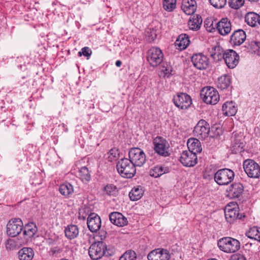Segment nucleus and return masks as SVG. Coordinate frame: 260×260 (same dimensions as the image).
<instances>
[{
  "mask_svg": "<svg viewBox=\"0 0 260 260\" xmlns=\"http://www.w3.org/2000/svg\"><path fill=\"white\" fill-rule=\"evenodd\" d=\"M116 168L119 174L124 178H132L136 172V167L127 158L120 159L117 163Z\"/></svg>",
  "mask_w": 260,
  "mask_h": 260,
  "instance_id": "f257e3e1",
  "label": "nucleus"
},
{
  "mask_svg": "<svg viewBox=\"0 0 260 260\" xmlns=\"http://www.w3.org/2000/svg\"><path fill=\"white\" fill-rule=\"evenodd\" d=\"M219 248L226 253H234L240 248V242L232 237H226L219 239L218 241Z\"/></svg>",
  "mask_w": 260,
  "mask_h": 260,
  "instance_id": "f03ea898",
  "label": "nucleus"
},
{
  "mask_svg": "<svg viewBox=\"0 0 260 260\" xmlns=\"http://www.w3.org/2000/svg\"><path fill=\"white\" fill-rule=\"evenodd\" d=\"M215 181L220 185H225L231 183L234 178V172L229 169H220L215 173H213Z\"/></svg>",
  "mask_w": 260,
  "mask_h": 260,
  "instance_id": "7ed1b4c3",
  "label": "nucleus"
},
{
  "mask_svg": "<svg viewBox=\"0 0 260 260\" xmlns=\"http://www.w3.org/2000/svg\"><path fill=\"white\" fill-rule=\"evenodd\" d=\"M201 96L203 101L207 104L215 105L219 100V95L217 91L212 87H205L201 92Z\"/></svg>",
  "mask_w": 260,
  "mask_h": 260,
  "instance_id": "20e7f679",
  "label": "nucleus"
},
{
  "mask_svg": "<svg viewBox=\"0 0 260 260\" xmlns=\"http://www.w3.org/2000/svg\"><path fill=\"white\" fill-rule=\"evenodd\" d=\"M224 214L227 221L230 223L233 222L237 218L242 219L245 217L244 213H239V207L235 203H231L225 207Z\"/></svg>",
  "mask_w": 260,
  "mask_h": 260,
  "instance_id": "39448f33",
  "label": "nucleus"
},
{
  "mask_svg": "<svg viewBox=\"0 0 260 260\" xmlns=\"http://www.w3.org/2000/svg\"><path fill=\"white\" fill-rule=\"evenodd\" d=\"M107 245L102 241L93 243L89 247L88 253L90 257L93 260L101 258L106 254Z\"/></svg>",
  "mask_w": 260,
  "mask_h": 260,
  "instance_id": "423d86ee",
  "label": "nucleus"
},
{
  "mask_svg": "<svg viewBox=\"0 0 260 260\" xmlns=\"http://www.w3.org/2000/svg\"><path fill=\"white\" fill-rule=\"evenodd\" d=\"M129 160L134 166L141 167L146 162V155L144 152L140 148L134 147L131 148L128 153Z\"/></svg>",
  "mask_w": 260,
  "mask_h": 260,
  "instance_id": "0eeeda50",
  "label": "nucleus"
},
{
  "mask_svg": "<svg viewBox=\"0 0 260 260\" xmlns=\"http://www.w3.org/2000/svg\"><path fill=\"white\" fill-rule=\"evenodd\" d=\"M243 168L248 177L253 178L259 177L260 166L253 160H245L243 162Z\"/></svg>",
  "mask_w": 260,
  "mask_h": 260,
  "instance_id": "6e6552de",
  "label": "nucleus"
},
{
  "mask_svg": "<svg viewBox=\"0 0 260 260\" xmlns=\"http://www.w3.org/2000/svg\"><path fill=\"white\" fill-rule=\"evenodd\" d=\"M23 227V222L20 218L11 219L7 225V233L11 237H15L21 233Z\"/></svg>",
  "mask_w": 260,
  "mask_h": 260,
  "instance_id": "1a4fd4ad",
  "label": "nucleus"
},
{
  "mask_svg": "<svg viewBox=\"0 0 260 260\" xmlns=\"http://www.w3.org/2000/svg\"><path fill=\"white\" fill-rule=\"evenodd\" d=\"M173 102L175 106L180 109H187L192 104L190 96L185 93H180L174 96Z\"/></svg>",
  "mask_w": 260,
  "mask_h": 260,
  "instance_id": "9d476101",
  "label": "nucleus"
},
{
  "mask_svg": "<svg viewBox=\"0 0 260 260\" xmlns=\"http://www.w3.org/2000/svg\"><path fill=\"white\" fill-rule=\"evenodd\" d=\"M147 60L153 67H157L162 61L161 50L157 47L151 48L147 53Z\"/></svg>",
  "mask_w": 260,
  "mask_h": 260,
  "instance_id": "9b49d317",
  "label": "nucleus"
},
{
  "mask_svg": "<svg viewBox=\"0 0 260 260\" xmlns=\"http://www.w3.org/2000/svg\"><path fill=\"white\" fill-rule=\"evenodd\" d=\"M210 132L209 124L203 119L200 120L194 128L193 133L199 139H205Z\"/></svg>",
  "mask_w": 260,
  "mask_h": 260,
  "instance_id": "f8f14e48",
  "label": "nucleus"
},
{
  "mask_svg": "<svg viewBox=\"0 0 260 260\" xmlns=\"http://www.w3.org/2000/svg\"><path fill=\"white\" fill-rule=\"evenodd\" d=\"M191 61L194 67L200 70L206 69L209 64L208 58L202 53L193 54Z\"/></svg>",
  "mask_w": 260,
  "mask_h": 260,
  "instance_id": "ddd939ff",
  "label": "nucleus"
},
{
  "mask_svg": "<svg viewBox=\"0 0 260 260\" xmlns=\"http://www.w3.org/2000/svg\"><path fill=\"white\" fill-rule=\"evenodd\" d=\"M232 139V147L233 152L237 153L241 152L245 146L243 134L241 133H234Z\"/></svg>",
  "mask_w": 260,
  "mask_h": 260,
  "instance_id": "4468645a",
  "label": "nucleus"
},
{
  "mask_svg": "<svg viewBox=\"0 0 260 260\" xmlns=\"http://www.w3.org/2000/svg\"><path fill=\"white\" fill-rule=\"evenodd\" d=\"M180 160L184 166L192 167L197 162V156L194 153L186 150L181 153Z\"/></svg>",
  "mask_w": 260,
  "mask_h": 260,
  "instance_id": "2eb2a0df",
  "label": "nucleus"
},
{
  "mask_svg": "<svg viewBox=\"0 0 260 260\" xmlns=\"http://www.w3.org/2000/svg\"><path fill=\"white\" fill-rule=\"evenodd\" d=\"M239 60L238 54L233 50H229L225 51L224 60L229 68H234L238 64Z\"/></svg>",
  "mask_w": 260,
  "mask_h": 260,
  "instance_id": "dca6fc26",
  "label": "nucleus"
},
{
  "mask_svg": "<svg viewBox=\"0 0 260 260\" xmlns=\"http://www.w3.org/2000/svg\"><path fill=\"white\" fill-rule=\"evenodd\" d=\"M87 223L89 230L92 233H95L101 227V218L94 213H91L88 217Z\"/></svg>",
  "mask_w": 260,
  "mask_h": 260,
  "instance_id": "f3484780",
  "label": "nucleus"
},
{
  "mask_svg": "<svg viewBox=\"0 0 260 260\" xmlns=\"http://www.w3.org/2000/svg\"><path fill=\"white\" fill-rule=\"evenodd\" d=\"M217 29L221 35L225 36L229 34L232 30L231 21L227 18H222L217 23Z\"/></svg>",
  "mask_w": 260,
  "mask_h": 260,
  "instance_id": "a211bd4d",
  "label": "nucleus"
},
{
  "mask_svg": "<svg viewBox=\"0 0 260 260\" xmlns=\"http://www.w3.org/2000/svg\"><path fill=\"white\" fill-rule=\"evenodd\" d=\"M109 219L111 223L118 226H123L128 223L127 218L121 213L117 212H112L109 215Z\"/></svg>",
  "mask_w": 260,
  "mask_h": 260,
  "instance_id": "6ab92c4d",
  "label": "nucleus"
},
{
  "mask_svg": "<svg viewBox=\"0 0 260 260\" xmlns=\"http://www.w3.org/2000/svg\"><path fill=\"white\" fill-rule=\"evenodd\" d=\"M246 35L245 32L242 29L235 31L231 37V43L235 46H239L245 41Z\"/></svg>",
  "mask_w": 260,
  "mask_h": 260,
  "instance_id": "aec40b11",
  "label": "nucleus"
},
{
  "mask_svg": "<svg viewBox=\"0 0 260 260\" xmlns=\"http://www.w3.org/2000/svg\"><path fill=\"white\" fill-rule=\"evenodd\" d=\"M181 8L186 15H192L197 9L196 2L195 0H182Z\"/></svg>",
  "mask_w": 260,
  "mask_h": 260,
  "instance_id": "412c9836",
  "label": "nucleus"
},
{
  "mask_svg": "<svg viewBox=\"0 0 260 260\" xmlns=\"http://www.w3.org/2000/svg\"><path fill=\"white\" fill-rule=\"evenodd\" d=\"M210 56L215 61H219L224 59L225 52L220 46H215L209 50Z\"/></svg>",
  "mask_w": 260,
  "mask_h": 260,
  "instance_id": "4be33fe9",
  "label": "nucleus"
},
{
  "mask_svg": "<svg viewBox=\"0 0 260 260\" xmlns=\"http://www.w3.org/2000/svg\"><path fill=\"white\" fill-rule=\"evenodd\" d=\"M188 36L184 34L180 35L175 42L176 48L182 50L185 49L189 44Z\"/></svg>",
  "mask_w": 260,
  "mask_h": 260,
  "instance_id": "5701e85b",
  "label": "nucleus"
},
{
  "mask_svg": "<svg viewBox=\"0 0 260 260\" xmlns=\"http://www.w3.org/2000/svg\"><path fill=\"white\" fill-rule=\"evenodd\" d=\"M33 249L29 247H24L18 252L19 260H31L34 256Z\"/></svg>",
  "mask_w": 260,
  "mask_h": 260,
  "instance_id": "b1692460",
  "label": "nucleus"
},
{
  "mask_svg": "<svg viewBox=\"0 0 260 260\" xmlns=\"http://www.w3.org/2000/svg\"><path fill=\"white\" fill-rule=\"evenodd\" d=\"M189 151L195 154L197 153H200L202 151V148L200 142L197 139H189L187 143Z\"/></svg>",
  "mask_w": 260,
  "mask_h": 260,
  "instance_id": "393cba45",
  "label": "nucleus"
},
{
  "mask_svg": "<svg viewBox=\"0 0 260 260\" xmlns=\"http://www.w3.org/2000/svg\"><path fill=\"white\" fill-rule=\"evenodd\" d=\"M222 111L224 115L232 116L236 114L237 108L233 102H226L222 106Z\"/></svg>",
  "mask_w": 260,
  "mask_h": 260,
  "instance_id": "a878e982",
  "label": "nucleus"
},
{
  "mask_svg": "<svg viewBox=\"0 0 260 260\" xmlns=\"http://www.w3.org/2000/svg\"><path fill=\"white\" fill-rule=\"evenodd\" d=\"M202 23V19L199 15H196L192 16L188 22V25L190 29L198 30L201 27Z\"/></svg>",
  "mask_w": 260,
  "mask_h": 260,
  "instance_id": "bb28decb",
  "label": "nucleus"
},
{
  "mask_svg": "<svg viewBox=\"0 0 260 260\" xmlns=\"http://www.w3.org/2000/svg\"><path fill=\"white\" fill-rule=\"evenodd\" d=\"M79 229L76 225H69L65 228L64 233L66 237L70 239H74L79 235Z\"/></svg>",
  "mask_w": 260,
  "mask_h": 260,
  "instance_id": "cd10ccee",
  "label": "nucleus"
},
{
  "mask_svg": "<svg viewBox=\"0 0 260 260\" xmlns=\"http://www.w3.org/2000/svg\"><path fill=\"white\" fill-rule=\"evenodd\" d=\"M243 191V186L240 183H235L230 186V194L234 198L239 197Z\"/></svg>",
  "mask_w": 260,
  "mask_h": 260,
  "instance_id": "c85d7f7f",
  "label": "nucleus"
},
{
  "mask_svg": "<svg viewBox=\"0 0 260 260\" xmlns=\"http://www.w3.org/2000/svg\"><path fill=\"white\" fill-rule=\"evenodd\" d=\"M144 190L143 187L138 186L132 188L129 193V197L131 200L135 201L140 199L143 196Z\"/></svg>",
  "mask_w": 260,
  "mask_h": 260,
  "instance_id": "c756f323",
  "label": "nucleus"
},
{
  "mask_svg": "<svg viewBox=\"0 0 260 260\" xmlns=\"http://www.w3.org/2000/svg\"><path fill=\"white\" fill-rule=\"evenodd\" d=\"M259 18V15L254 12L248 13L245 17V22L252 27H255L258 25Z\"/></svg>",
  "mask_w": 260,
  "mask_h": 260,
  "instance_id": "7c9ffc66",
  "label": "nucleus"
},
{
  "mask_svg": "<svg viewBox=\"0 0 260 260\" xmlns=\"http://www.w3.org/2000/svg\"><path fill=\"white\" fill-rule=\"evenodd\" d=\"M37 231L36 224L33 223H29L25 225L23 230V235L26 238L32 237Z\"/></svg>",
  "mask_w": 260,
  "mask_h": 260,
  "instance_id": "2f4dec72",
  "label": "nucleus"
},
{
  "mask_svg": "<svg viewBox=\"0 0 260 260\" xmlns=\"http://www.w3.org/2000/svg\"><path fill=\"white\" fill-rule=\"evenodd\" d=\"M153 144L154 152L160 156H162V138L160 136H157L154 138Z\"/></svg>",
  "mask_w": 260,
  "mask_h": 260,
  "instance_id": "473e14b6",
  "label": "nucleus"
},
{
  "mask_svg": "<svg viewBox=\"0 0 260 260\" xmlns=\"http://www.w3.org/2000/svg\"><path fill=\"white\" fill-rule=\"evenodd\" d=\"M231 79L229 76L223 75L220 77L217 82V86L218 88L221 90L226 89L230 85Z\"/></svg>",
  "mask_w": 260,
  "mask_h": 260,
  "instance_id": "72a5a7b5",
  "label": "nucleus"
},
{
  "mask_svg": "<svg viewBox=\"0 0 260 260\" xmlns=\"http://www.w3.org/2000/svg\"><path fill=\"white\" fill-rule=\"evenodd\" d=\"M59 190L60 193L66 197H69L74 192L73 186L69 183L60 185Z\"/></svg>",
  "mask_w": 260,
  "mask_h": 260,
  "instance_id": "f704fd0d",
  "label": "nucleus"
},
{
  "mask_svg": "<svg viewBox=\"0 0 260 260\" xmlns=\"http://www.w3.org/2000/svg\"><path fill=\"white\" fill-rule=\"evenodd\" d=\"M149 260H162V248H157L151 251L148 255Z\"/></svg>",
  "mask_w": 260,
  "mask_h": 260,
  "instance_id": "c9c22d12",
  "label": "nucleus"
},
{
  "mask_svg": "<svg viewBox=\"0 0 260 260\" xmlns=\"http://www.w3.org/2000/svg\"><path fill=\"white\" fill-rule=\"evenodd\" d=\"M79 176L83 182H88L91 179V176L89 170L86 167L81 168L79 171Z\"/></svg>",
  "mask_w": 260,
  "mask_h": 260,
  "instance_id": "e433bc0d",
  "label": "nucleus"
},
{
  "mask_svg": "<svg viewBox=\"0 0 260 260\" xmlns=\"http://www.w3.org/2000/svg\"><path fill=\"white\" fill-rule=\"evenodd\" d=\"M176 8V0H164V9L167 12H173Z\"/></svg>",
  "mask_w": 260,
  "mask_h": 260,
  "instance_id": "4c0bfd02",
  "label": "nucleus"
},
{
  "mask_svg": "<svg viewBox=\"0 0 260 260\" xmlns=\"http://www.w3.org/2000/svg\"><path fill=\"white\" fill-rule=\"evenodd\" d=\"M149 175L154 178L160 177L162 175V166H156L151 168Z\"/></svg>",
  "mask_w": 260,
  "mask_h": 260,
  "instance_id": "58836bf2",
  "label": "nucleus"
},
{
  "mask_svg": "<svg viewBox=\"0 0 260 260\" xmlns=\"http://www.w3.org/2000/svg\"><path fill=\"white\" fill-rule=\"evenodd\" d=\"M259 230L260 228L257 226L251 228L249 231L246 233V236L249 238L255 240L260 232Z\"/></svg>",
  "mask_w": 260,
  "mask_h": 260,
  "instance_id": "ea45409f",
  "label": "nucleus"
},
{
  "mask_svg": "<svg viewBox=\"0 0 260 260\" xmlns=\"http://www.w3.org/2000/svg\"><path fill=\"white\" fill-rule=\"evenodd\" d=\"M137 257L136 252L132 250L126 251L119 258V260H135Z\"/></svg>",
  "mask_w": 260,
  "mask_h": 260,
  "instance_id": "a19ab883",
  "label": "nucleus"
},
{
  "mask_svg": "<svg viewBox=\"0 0 260 260\" xmlns=\"http://www.w3.org/2000/svg\"><path fill=\"white\" fill-rule=\"evenodd\" d=\"M104 191L108 196H114L117 192V187L113 184H108L104 187Z\"/></svg>",
  "mask_w": 260,
  "mask_h": 260,
  "instance_id": "79ce46f5",
  "label": "nucleus"
},
{
  "mask_svg": "<svg viewBox=\"0 0 260 260\" xmlns=\"http://www.w3.org/2000/svg\"><path fill=\"white\" fill-rule=\"evenodd\" d=\"M244 3V0H229V5L231 8L234 9H238L241 7Z\"/></svg>",
  "mask_w": 260,
  "mask_h": 260,
  "instance_id": "37998d69",
  "label": "nucleus"
},
{
  "mask_svg": "<svg viewBox=\"0 0 260 260\" xmlns=\"http://www.w3.org/2000/svg\"><path fill=\"white\" fill-rule=\"evenodd\" d=\"M210 4L215 8L220 9L224 7L226 0H209Z\"/></svg>",
  "mask_w": 260,
  "mask_h": 260,
  "instance_id": "c03bdc74",
  "label": "nucleus"
},
{
  "mask_svg": "<svg viewBox=\"0 0 260 260\" xmlns=\"http://www.w3.org/2000/svg\"><path fill=\"white\" fill-rule=\"evenodd\" d=\"M164 76H167V77H170L172 75L173 68L170 62H166L165 64H164Z\"/></svg>",
  "mask_w": 260,
  "mask_h": 260,
  "instance_id": "a18cd8bd",
  "label": "nucleus"
},
{
  "mask_svg": "<svg viewBox=\"0 0 260 260\" xmlns=\"http://www.w3.org/2000/svg\"><path fill=\"white\" fill-rule=\"evenodd\" d=\"M16 246V243L13 239H9L6 242V248L8 250H13Z\"/></svg>",
  "mask_w": 260,
  "mask_h": 260,
  "instance_id": "49530a36",
  "label": "nucleus"
},
{
  "mask_svg": "<svg viewBox=\"0 0 260 260\" xmlns=\"http://www.w3.org/2000/svg\"><path fill=\"white\" fill-rule=\"evenodd\" d=\"M92 53L91 50L87 47H83L81 51L79 52V55L81 56L84 55L86 57H89L91 55Z\"/></svg>",
  "mask_w": 260,
  "mask_h": 260,
  "instance_id": "de8ad7c7",
  "label": "nucleus"
},
{
  "mask_svg": "<svg viewBox=\"0 0 260 260\" xmlns=\"http://www.w3.org/2000/svg\"><path fill=\"white\" fill-rule=\"evenodd\" d=\"M109 156L108 158L109 161H113L114 159H116L117 157V155L118 154V151L117 150L115 149H111L109 153Z\"/></svg>",
  "mask_w": 260,
  "mask_h": 260,
  "instance_id": "09e8293b",
  "label": "nucleus"
},
{
  "mask_svg": "<svg viewBox=\"0 0 260 260\" xmlns=\"http://www.w3.org/2000/svg\"><path fill=\"white\" fill-rule=\"evenodd\" d=\"M61 250L57 248H51L49 251V254L52 256H57L58 254H59Z\"/></svg>",
  "mask_w": 260,
  "mask_h": 260,
  "instance_id": "8fccbe9b",
  "label": "nucleus"
},
{
  "mask_svg": "<svg viewBox=\"0 0 260 260\" xmlns=\"http://www.w3.org/2000/svg\"><path fill=\"white\" fill-rule=\"evenodd\" d=\"M230 260H246V258L241 254H233L231 256Z\"/></svg>",
  "mask_w": 260,
  "mask_h": 260,
  "instance_id": "3c124183",
  "label": "nucleus"
},
{
  "mask_svg": "<svg viewBox=\"0 0 260 260\" xmlns=\"http://www.w3.org/2000/svg\"><path fill=\"white\" fill-rule=\"evenodd\" d=\"M149 31H147L146 36L148 38V39L149 41H153L156 38V35L155 34L154 30L151 31L150 33L151 34L150 35L149 34Z\"/></svg>",
  "mask_w": 260,
  "mask_h": 260,
  "instance_id": "603ef678",
  "label": "nucleus"
},
{
  "mask_svg": "<svg viewBox=\"0 0 260 260\" xmlns=\"http://www.w3.org/2000/svg\"><path fill=\"white\" fill-rule=\"evenodd\" d=\"M165 142L164 141V156H169L173 153L172 149H168V151H165Z\"/></svg>",
  "mask_w": 260,
  "mask_h": 260,
  "instance_id": "864d4df0",
  "label": "nucleus"
},
{
  "mask_svg": "<svg viewBox=\"0 0 260 260\" xmlns=\"http://www.w3.org/2000/svg\"><path fill=\"white\" fill-rule=\"evenodd\" d=\"M171 254L167 250L164 249V259L169 260L170 258Z\"/></svg>",
  "mask_w": 260,
  "mask_h": 260,
  "instance_id": "5fc2aeb1",
  "label": "nucleus"
},
{
  "mask_svg": "<svg viewBox=\"0 0 260 260\" xmlns=\"http://www.w3.org/2000/svg\"><path fill=\"white\" fill-rule=\"evenodd\" d=\"M164 141L165 142V151H168V149H172L167 141L164 140Z\"/></svg>",
  "mask_w": 260,
  "mask_h": 260,
  "instance_id": "6e6d98bb",
  "label": "nucleus"
},
{
  "mask_svg": "<svg viewBox=\"0 0 260 260\" xmlns=\"http://www.w3.org/2000/svg\"><path fill=\"white\" fill-rule=\"evenodd\" d=\"M253 245V244L251 243H247L245 244V247L247 249H250Z\"/></svg>",
  "mask_w": 260,
  "mask_h": 260,
  "instance_id": "4d7b16f0",
  "label": "nucleus"
},
{
  "mask_svg": "<svg viewBox=\"0 0 260 260\" xmlns=\"http://www.w3.org/2000/svg\"><path fill=\"white\" fill-rule=\"evenodd\" d=\"M122 64V62L120 60H117L116 61L115 64L117 67H120Z\"/></svg>",
  "mask_w": 260,
  "mask_h": 260,
  "instance_id": "13d9d810",
  "label": "nucleus"
},
{
  "mask_svg": "<svg viewBox=\"0 0 260 260\" xmlns=\"http://www.w3.org/2000/svg\"><path fill=\"white\" fill-rule=\"evenodd\" d=\"M248 1L250 2L251 3H255V2H257L258 0H248Z\"/></svg>",
  "mask_w": 260,
  "mask_h": 260,
  "instance_id": "bf43d9fd",
  "label": "nucleus"
},
{
  "mask_svg": "<svg viewBox=\"0 0 260 260\" xmlns=\"http://www.w3.org/2000/svg\"><path fill=\"white\" fill-rule=\"evenodd\" d=\"M259 18L258 19L259 20H258V24L260 25V15H259Z\"/></svg>",
  "mask_w": 260,
  "mask_h": 260,
  "instance_id": "052dcab7",
  "label": "nucleus"
},
{
  "mask_svg": "<svg viewBox=\"0 0 260 260\" xmlns=\"http://www.w3.org/2000/svg\"><path fill=\"white\" fill-rule=\"evenodd\" d=\"M204 178H208V177L206 176V175L205 174V176H204Z\"/></svg>",
  "mask_w": 260,
  "mask_h": 260,
  "instance_id": "680f3d73",
  "label": "nucleus"
},
{
  "mask_svg": "<svg viewBox=\"0 0 260 260\" xmlns=\"http://www.w3.org/2000/svg\"><path fill=\"white\" fill-rule=\"evenodd\" d=\"M168 172V171L166 172V171H164V174Z\"/></svg>",
  "mask_w": 260,
  "mask_h": 260,
  "instance_id": "e2e57ef3",
  "label": "nucleus"
}]
</instances>
